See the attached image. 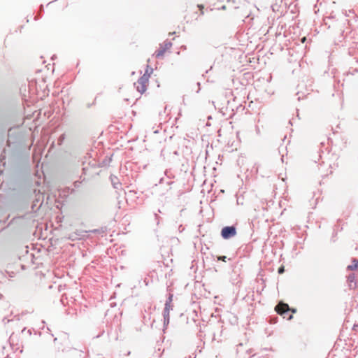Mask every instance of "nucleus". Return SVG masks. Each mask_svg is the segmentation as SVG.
<instances>
[{
	"label": "nucleus",
	"instance_id": "f8f14e48",
	"mask_svg": "<svg viewBox=\"0 0 358 358\" xmlns=\"http://www.w3.org/2000/svg\"><path fill=\"white\" fill-rule=\"evenodd\" d=\"M290 311H292L293 313H296V310L295 309H291L290 308Z\"/></svg>",
	"mask_w": 358,
	"mask_h": 358
},
{
	"label": "nucleus",
	"instance_id": "9b49d317",
	"mask_svg": "<svg viewBox=\"0 0 358 358\" xmlns=\"http://www.w3.org/2000/svg\"><path fill=\"white\" fill-rule=\"evenodd\" d=\"M292 318H293V315H289V316L287 317V320H291Z\"/></svg>",
	"mask_w": 358,
	"mask_h": 358
},
{
	"label": "nucleus",
	"instance_id": "39448f33",
	"mask_svg": "<svg viewBox=\"0 0 358 358\" xmlns=\"http://www.w3.org/2000/svg\"><path fill=\"white\" fill-rule=\"evenodd\" d=\"M171 301H172V299H171V296L169 299V301H167L166 303L165 308H164V319L167 320L168 322H169V320L170 310L171 309Z\"/></svg>",
	"mask_w": 358,
	"mask_h": 358
},
{
	"label": "nucleus",
	"instance_id": "7ed1b4c3",
	"mask_svg": "<svg viewBox=\"0 0 358 358\" xmlns=\"http://www.w3.org/2000/svg\"><path fill=\"white\" fill-rule=\"evenodd\" d=\"M236 231L234 227H225L222 229L221 234L224 239H228L236 235Z\"/></svg>",
	"mask_w": 358,
	"mask_h": 358
},
{
	"label": "nucleus",
	"instance_id": "ddd939ff",
	"mask_svg": "<svg viewBox=\"0 0 358 358\" xmlns=\"http://www.w3.org/2000/svg\"><path fill=\"white\" fill-rule=\"evenodd\" d=\"M306 41V37H303L301 40V41L303 43Z\"/></svg>",
	"mask_w": 358,
	"mask_h": 358
},
{
	"label": "nucleus",
	"instance_id": "f03ea898",
	"mask_svg": "<svg viewBox=\"0 0 358 358\" xmlns=\"http://www.w3.org/2000/svg\"><path fill=\"white\" fill-rule=\"evenodd\" d=\"M172 48L171 41H165L159 45V48L155 51V55L156 58H163L166 53L170 52Z\"/></svg>",
	"mask_w": 358,
	"mask_h": 358
},
{
	"label": "nucleus",
	"instance_id": "1a4fd4ad",
	"mask_svg": "<svg viewBox=\"0 0 358 358\" xmlns=\"http://www.w3.org/2000/svg\"><path fill=\"white\" fill-rule=\"evenodd\" d=\"M283 272H284V267H283V266L280 267V268H279V269H278V273H279L280 274H281V273H282Z\"/></svg>",
	"mask_w": 358,
	"mask_h": 358
},
{
	"label": "nucleus",
	"instance_id": "0eeeda50",
	"mask_svg": "<svg viewBox=\"0 0 358 358\" xmlns=\"http://www.w3.org/2000/svg\"><path fill=\"white\" fill-rule=\"evenodd\" d=\"M227 257L226 256H220L217 257L218 260H221L222 262H226Z\"/></svg>",
	"mask_w": 358,
	"mask_h": 358
},
{
	"label": "nucleus",
	"instance_id": "20e7f679",
	"mask_svg": "<svg viewBox=\"0 0 358 358\" xmlns=\"http://www.w3.org/2000/svg\"><path fill=\"white\" fill-rule=\"evenodd\" d=\"M275 310L279 314V315H283L287 311L290 310V308L288 306V304L280 302L275 308Z\"/></svg>",
	"mask_w": 358,
	"mask_h": 358
},
{
	"label": "nucleus",
	"instance_id": "9d476101",
	"mask_svg": "<svg viewBox=\"0 0 358 358\" xmlns=\"http://www.w3.org/2000/svg\"><path fill=\"white\" fill-rule=\"evenodd\" d=\"M155 82H156V87H159L160 86V85H159V83L157 81V78H155Z\"/></svg>",
	"mask_w": 358,
	"mask_h": 358
},
{
	"label": "nucleus",
	"instance_id": "423d86ee",
	"mask_svg": "<svg viewBox=\"0 0 358 358\" xmlns=\"http://www.w3.org/2000/svg\"><path fill=\"white\" fill-rule=\"evenodd\" d=\"M358 268V260L356 259H353L352 261V264L348 266V269L354 271Z\"/></svg>",
	"mask_w": 358,
	"mask_h": 358
},
{
	"label": "nucleus",
	"instance_id": "f257e3e1",
	"mask_svg": "<svg viewBox=\"0 0 358 358\" xmlns=\"http://www.w3.org/2000/svg\"><path fill=\"white\" fill-rule=\"evenodd\" d=\"M152 71V69L148 67L145 73L137 80V82L134 83L137 91L141 94H143L146 91L149 78H150V75Z\"/></svg>",
	"mask_w": 358,
	"mask_h": 358
},
{
	"label": "nucleus",
	"instance_id": "6e6552de",
	"mask_svg": "<svg viewBox=\"0 0 358 358\" xmlns=\"http://www.w3.org/2000/svg\"><path fill=\"white\" fill-rule=\"evenodd\" d=\"M198 7L199 8L200 10H201V14L203 15V6L202 5H198Z\"/></svg>",
	"mask_w": 358,
	"mask_h": 358
}]
</instances>
